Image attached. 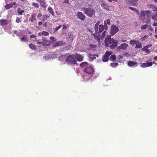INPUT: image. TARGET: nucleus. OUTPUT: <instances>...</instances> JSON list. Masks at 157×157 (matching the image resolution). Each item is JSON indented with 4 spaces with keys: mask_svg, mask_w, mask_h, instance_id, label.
Wrapping results in <instances>:
<instances>
[{
    "mask_svg": "<svg viewBox=\"0 0 157 157\" xmlns=\"http://www.w3.org/2000/svg\"><path fill=\"white\" fill-rule=\"evenodd\" d=\"M99 23L97 22L94 26L95 33L93 34L94 39L99 43L101 40H102L106 35L107 26L102 25H100Z\"/></svg>",
    "mask_w": 157,
    "mask_h": 157,
    "instance_id": "nucleus-1",
    "label": "nucleus"
},
{
    "mask_svg": "<svg viewBox=\"0 0 157 157\" xmlns=\"http://www.w3.org/2000/svg\"><path fill=\"white\" fill-rule=\"evenodd\" d=\"M105 43L106 46L111 44L110 47L112 48H114L117 46V40H114L111 38L110 36H107L105 40Z\"/></svg>",
    "mask_w": 157,
    "mask_h": 157,
    "instance_id": "nucleus-2",
    "label": "nucleus"
},
{
    "mask_svg": "<svg viewBox=\"0 0 157 157\" xmlns=\"http://www.w3.org/2000/svg\"><path fill=\"white\" fill-rule=\"evenodd\" d=\"M65 61L68 64L73 65L76 64V60L75 59L74 54L67 56L66 58Z\"/></svg>",
    "mask_w": 157,
    "mask_h": 157,
    "instance_id": "nucleus-3",
    "label": "nucleus"
},
{
    "mask_svg": "<svg viewBox=\"0 0 157 157\" xmlns=\"http://www.w3.org/2000/svg\"><path fill=\"white\" fill-rule=\"evenodd\" d=\"M83 10L85 13L90 17H93L95 14V10L89 7L86 8H83Z\"/></svg>",
    "mask_w": 157,
    "mask_h": 157,
    "instance_id": "nucleus-4",
    "label": "nucleus"
},
{
    "mask_svg": "<svg viewBox=\"0 0 157 157\" xmlns=\"http://www.w3.org/2000/svg\"><path fill=\"white\" fill-rule=\"evenodd\" d=\"M119 31L118 27L116 25H113L111 27V30L110 32L111 36H113Z\"/></svg>",
    "mask_w": 157,
    "mask_h": 157,
    "instance_id": "nucleus-5",
    "label": "nucleus"
},
{
    "mask_svg": "<svg viewBox=\"0 0 157 157\" xmlns=\"http://www.w3.org/2000/svg\"><path fill=\"white\" fill-rule=\"evenodd\" d=\"M112 52L107 51L105 52V54L103 55L102 57V60L104 62L108 61L109 60V56L112 54Z\"/></svg>",
    "mask_w": 157,
    "mask_h": 157,
    "instance_id": "nucleus-6",
    "label": "nucleus"
},
{
    "mask_svg": "<svg viewBox=\"0 0 157 157\" xmlns=\"http://www.w3.org/2000/svg\"><path fill=\"white\" fill-rule=\"evenodd\" d=\"M84 71L90 74H93L94 72L93 68L90 66H86L84 69Z\"/></svg>",
    "mask_w": 157,
    "mask_h": 157,
    "instance_id": "nucleus-7",
    "label": "nucleus"
},
{
    "mask_svg": "<svg viewBox=\"0 0 157 157\" xmlns=\"http://www.w3.org/2000/svg\"><path fill=\"white\" fill-rule=\"evenodd\" d=\"M75 58L78 61H82L83 60V57L80 55L78 53L74 54Z\"/></svg>",
    "mask_w": 157,
    "mask_h": 157,
    "instance_id": "nucleus-8",
    "label": "nucleus"
},
{
    "mask_svg": "<svg viewBox=\"0 0 157 157\" xmlns=\"http://www.w3.org/2000/svg\"><path fill=\"white\" fill-rule=\"evenodd\" d=\"M77 16L80 20L84 21L85 20L86 17L82 12H78L76 14Z\"/></svg>",
    "mask_w": 157,
    "mask_h": 157,
    "instance_id": "nucleus-9",
    "label": "nucleus"
},
{
    "mask_svg": "<svg viewBox=\"0 0 157 157\" xmlns=\"http://www.w3.org/2000/svg\"><path fill=\"white\" fill-rule=\"evenodd\" d=\"M145 11H141L139 17L140 19L144 21L145 18Z\"/></svg>",
    "mask_w": 157,
    "mask_h": 157,
    "instance_id": "nucleus-10",
    "label": "nucleus"
},
{
    "mask_svg": "<svg viewBox=\"0 0 157 157\" xmlns=\"http://www.w3.org/2000/svg\"><path fill=\"white\" fill-rule=\"evenodd\" d=\"M128 46V44L126 43L122 44L121 46L118 47V49L120 50L122 49L123 50H125L127 48Z\"/></svg>",
    "mask_w": 157,
    "mask_h": 157,
    "instance_id": "nucleus-11",
    "label": "nucleus"
},
{
    "mask_svg": "<svg viewBox=\"0 0 157 157\" xmlns=\"http://www.w3.org/2000/svg\"><path fill=\"white\" fill-rule=\"evenodd\" d=\"M43 44L45 46H48L49 45V41L46 40L45 38L43 37L42 39Z\"/></svg>",
    "mask_w": 157,
    "mask_h": 157,
    "instance_id": "nucleus-12",
    "label": "nucleus"
},
{
    "mask_svg": "<svg viewBox=\"0 0 157 157\" xmlns=\"http://www.w3.org/2000/svg\"><path fill=\"white\" fill-rule=\"evenodd\" d=\"M101 6L103 9L108 11L110 10L109 9L110 6L108 5L105 2H103Z\"/></svg>",
    "mask_w": 157,
    "mask_h": 157,
    "instance_id": "nucleus-13",
    "label": "nucleus"
},
{
    "mask_svg": "<svg viewBox=\"0 0 157 157\" xmlns=\"http://www.w3.org/2000/svg\"><path fill=\"white\" fill-rule=\"evenodd\" d=\"M152 64L153 63L152 62L144 63L142 64L141 66L143 67L144 68L151 66Z\"/></svg>",
    "mask_w": 157,
    "mask_h": 157,
    "instance_id": "nucleus-14",
    "label": "nucleus"
},
{
    "mask_svg": "<svg viewBox=\"0 0 157 157\" xmlns=\"http://www.w3.org/2000/svg\"><path fill=\"white\" fill-rule=\"evenodd\" d=\"M36 14L35 13H33L29 18V21L33 22L36 20Z\"/></svg>",
    "mask_w": 157,
    "mask_h": 157,
    "instance_id": "nucleus-15",
    "label": "nucleus"
},
{
    "mask_svg": "<svg viewBox=\"0 0 157 157\" xmlns=\"http://www.w3.org/2000/svg\"><path fill=\"white\" fill-rule=\"evenodd\" d=\"M8 24V21L6 19H2L0 20V25L2 26L7 25Z\"/></svg>",
    "mask_w": 157,
    "mask_h": 157,
    "instance_id": "nucleus-16",
    "label": "nucleus"
},
{
    "mask_svg": "<svg viewBox=\"0 0 157 157\" xmlns=\"http://www.w3.org/2000/svg\"><path fill=\"white\" fill-rule=\"evenodd\" d=\"M67 54H65V55H61L59 56L58 57V59L59 61H63V60L65 59V58H66Z\"/></svg>",
    "mask_w": 157,
    "mask_h": 157,
    "instance_id": "nucleus-17",
    "label": "nucleus"
},
{
    "mask_svg": "<svg viewBox=\"0 0 157 157\" xmlns=\"http://www.w3.org/2000/svg\"><path fill=\"white\" fill-rule=\"evenodd\" d=\"M24 10H22L21 8H18L17 9V12L20 15H21L24 12Z\"/></svg>",
    "mask_w": 157,
    "mask_h": 157,
    "instance_id": "nucleus-18",
    "label": "nucleus"
},
{
    "mask_svg": "<svg viewBox=\"0 0 157 157\" xmlns=\"http://www.w3.org/2000/svg\"><path fill=\"white\" fill-rule=\"evenodd\" d=\"M48 12L52 14L53 16L54 17L55 16L52 7H49L48 8Z\"/></svg>",
    "mask_w": 157,
    "mask_h": 157,
    "instance_id": "nucleus-19",
    "label": "nucleus"
},
{
    "mask_svg": "<svg viewBox=\"0 0 157 157\" xmlns=\"http://www.w3.org/2000/svg\"><path fill=\"white\" fill-rule=\"evenodd\" d=\"M145 13L146 17H150L151 14V12L149 10L145 11Z\"/></svg>",
    "mask_w": 157,
    "mask_h": 157,
    "instance_id": "nucleus-20",
    "label": "nucleus"
},
{
    "mask_svg": "<svg viewBox=\"0 0 157 157\" xmlns=\"http://www.w3.org/2000/svg\"><path fill=\"white\" fill-rule=\"evenodd\" d=\"M90 48L92 50H95L97 47L96 45L90 44L89 45Z\"/></svg>",
    "mask_w": 157,
    "mask_h": 157,
    "instance_id": "nucleus-21",
    "label": "nucleus"
},
{
    "mask_svg": "<svg viewBox=\"0 0 157 157\" xmlns=\"http://www.w3.org/2000/svg\"><path fill=\"white\" fill-rule=\"evenodd\" d=\"M4 7L6 10H8L9 9H10L11 8L13 7V5L12 4L10 3L9 4H7Z\"/></svg>",
    "mask_w": 157,
    "mask_h": 157,
    "instance_id": "nucleus-22",
    "label": "nucleus"
},
{
    "mask_svg": "<svg viewBox=\"0 0 157 157\" xmlns=\"http://www.w3.org/2000/svg\"><path fill=\"white\" fill-rule=\"evenodd\" d=\"M87 65L88 63L87 62H83L80 64V66L82 67H86V66H88Z\"/></svg>",
    "mask_w": 157,
    "mask_h": 157,
    "instance_id": "nucleus-23",
    "label": "nucleus"
},
{
    "mask_svg": "<svg viewBox=\"0 0 157 157\" xmlns=\"http://www.w3.org/2000/svg\"><path fill=\"white\" fill-rule=\"evenodd\" d=\"M62 43L60 41H58L54 42L53 44V46L56 47L57 46H59L61 45Z\"/></svg>",
    "mask_w": 157,
    "mask_h": 157,
    "instance_id": "nucleus-24",
    "label": "nucleus"
},
{
    "mask_svg": "<svg viewBox=\"0 0 157 157\" xmlns=\"http://www.w3.org/2000/svg\"><path fill=\"white\" fill-rule=\"evenodd\" d=\"M138 42V41L135 40H131L130 41V44L132 45H134L135 44Z\"/></svg>",
    "mask_w": 157,
    "mask_h": 157,
    "instance_id": "nucleus-25",
    "label": "nucleus"
},
{
    "mask_svg": "<svg viewBox=\"0 0 157 157\" xmlns=\"http://www.w3.org/2000/svg\"><path fill=\"white\" fill-rule=\"evenodd\" d=\"M138 41V42L137 43H136V44L135 46L136 48H140L142 47L141 43L139 42V41Z\"/></svg>",
    "mask_w": 157,
    "mask_h": 157,
    "instance_id": "nucleus-26",
    "label": "nucleus"
},
{
    "mask_svg": "<svg viewBox=\"0 0 157 157\" xmlns=\"http://www.w3.org/2000/svg\"><path fill=\"white\" fill-rule=\"evenodd\" d=\"M137 63L136 62H134L132 61H129L128 63V65L129 66H133L137 64Z\"/></svg>",
    "mask_w": 157,
    "mask_h": 157,
    "instance_id": "nucleus-27",
    "label": "nucleus"
},
{
    "mask_svg": "<svg viewBox=\"0 0 157 157\" xmlns=\"http://www.w3.org/2000/svg\"><path fill=\"white\" fill-rule=\"evenodd\" d=\"M40 6L41 7H46V3L44 0L43 1H42V2H40Z\"/></svg>",
    "mask_w": 157,
    "mask_h": 157,
    "instance_id": "nucleus-28",
    "label": "nucleus"
},
{
    "mask_svg": "<svg viewBox=\"0 0 157 157\" xmlns=\"http://www.w3.org/2000/svg\"><path fill=\"white\" fill-rule=\"evenodd\" d=\"M119 64L117 63H112L110 64V66L113 67H115L118 65Z\"/></svg>",
    "mask_w": 157,
    "mask_h": 157,
    "instance_id": "nucleus-29",
    "label": "nucleus"
},
{
    "mask_svg": "<svg viewBox=\"0 0 157 157\" xmlns=\"http://www.w3.org/2000/svg\"><path fill=\"white\" fill-rule=\"evenodd\" d=\"M20 40L21 41H24L26 42L28 40L26 36H23L20 39Z\"/></svg>",
    "mask_w": 157,
    "mask_h": 157,
    "instance_id": "nucleus-30",
    "label": "nucleus"
},
{
    "mask_svg": "<svg viewBox=\"0 0 157 157\" xmlns=\"http://www.w3.org/2000/svg\"><path fill=\"white\" fill-rule=\"evenodd\" d=\"M29 47H30V48L33 50H35L36 48V47L33 44H29Z\"/></svg>",
    "mask_w": 157,
    "mask_h": 157,
    "instance_id": "nucleus-31",
    "label": "nucleus"
},
{
    "mask_svg": "<svg viewBox=\"0 0 157 157\" xmlns=\"http://www.w3.org/2000/svg\"><path fill=\"white\" fill-rule=\"evenodd\" d=\"M152 18L154 20L157 21V13L155 14H153Z\"/></svg>",
    "mask_w": 157,
    "mask_h": 157,
    "instance_id": "nucleus-32",
    "label": "nucleus"
},
{
    "mask_svg": "<svg viewBox=\"0 0 157 157\" xmlns=\"http://www.w3.org/2000/svg\"><path fill=\"white\" fill-rule=\"evenodd\" d=\"M104 24H105L104 25H106L107 26V25H109L110 24V19H108L106 20H105L104 21Z\"/></svg>",
    "mask_w": 157,
    "mask_h": 157,
    "instance_id": "nucleus-33",
    "label": "nucleus"
},
{
    "mask_svg": "<svg viewBox=\"0 0 157 157\" xmlns=\"http://www.w3.org/2000/svg\"><path fill=\"white\" fill-rule=\"evenodd\" d=\"M87 3L88 4L89 6L91 5L93 3L94 0H87Z\"/></svg>",
    "mask_w": 157,
    "mask_h": 157,
    "instance_id": "nucleus-34",
    "label": "nucleus"
},
{
    "mask_svg": "<svg viewBox=\"0 0 157 157\" xmlns=\"http://www.w3.org/2000/svg\"><path fill=\"white\" fill-rule=\"evenodd\" d=\"M69 26L70 25L69 24H64L63 25V29H67Z\"/></svg>",
    "mask_w": 157,
    "mask_h": 157,
    "instance_id": "nucleus-35",
    "label": "nucleus"
},
{
    "mask_svg": "<svg viewBox=\"0 0 157 157\" xmlns=\"http://www.w3.org/2000/svg\"><path fill=\"white\" fill-rule=\"evenodd\" d=\"M116 56L115 55H112L110 57V59L112 61H114L116 59Z\"/></svg>",
    "mask_w": 157,
    "mask_h": 157,
    "instance_id": "nucleus-36",
    "label": "nucleus"
},
{
    "mask_svg": "<svg viewBox=\"0 0 157 157\" xmlns=\"http://www.w3.org/2000/svg\"><path fill=\"white\" fill-rule=\"evenodd\" d=\"M148 35H146L144 36V37H142L141 38V41H143L144 40H146L148 37Z\"/></svg>",
    "mask_w": 157,
    "mask_h": 157,
    "instance_id": "nucleus-37",
    "label": "nucleus"
},
{
    "mask_svg": "<svg viewBox=\"0 0 157 157\" xmlns=\"http://www.w3.org/2000/svg\"><path fill=\"white\" fill-rule=\"evenodd\" d=\"M151 46L152 45L151 44L147 45L144 46V48H142V50L143 51H145V48H148L151 47Z\"/></svg>",
    "mask_w": 157,
    "mask_h": 157,
    "instance_id": "nucleus-38",
    "label": "nucleus"
},
{
    "mask_svg": "<svg viewBox=\"0 0 157 157\" xmlns=\"http://www.w3.org/2000/svg\"><path fill=\"white\" fill-rule=\"evenodd\" d=\"M32 5L37 8L39 7L38 4L34 2L32 3Z\"/></svg>",
    "mask_w": 157,
    "mask_h": 157,
    "instance_id": "nucleus-39",
    "label": "nucleus"
},
{
    "mask_svg": "<svg viewBox=\"0 0 157 157\" xmlns=\"http://www.w3.org/2000/svg\"><path fill=\"white\" fill-rule=\"evenodd\" d=\"M148 26V25H143L141 26V29H142L144 30Z\"/></svg>",
    "mask_w": 157,
    "mask_h": 157,
    "instance_id": "nucleus-40",
    "label": "nucleus"
},
{
    "mask_svg": "<svg viewBox=\"0 0 157 157\" xmlns=\"http://www.w3.org/2000/svg\"><path fill=\"white\" fill-rule=\"evenodd\" d=\"M42 34H43V35H44V36H48L49 34V33L48 32H46V31H43L42 32Z\"/></svg>",
    "mask_w": 157,
    "mask_h": 157,
    "instance_id": "nucleus-41",
    "label": "nucleus"
},
{
    "mask_svg": "<svg viewBox=\"0 0 157 157\" xmlns=\"http://www.w3.org/2000/svg\"><path fill=\"white\" fill-rule=\"evenodd\" d=\"M49 17V15L48 14L44 15L43 16V18L45 19H47Z\"/></svg>",
    "mask_w": 157,
    "mask_h": 157,
    "instance_id": "nucleus-42",
    "label": "nucleus"
},
{
    "mask_svg": "<svg viewBox=\"0 0 157 157\" xmlns=\"http://www.w3.org/2000/svg\"><path fill=\"white\" fill-rule=\"evenodd\" d=\"M16 22L17 23H19L21 22L20 19L18 17H17Z\"/></svg>",
    "mask_w": 157,
    "mask_h": 157,
    "instance_id": "nucleus-43",
    "label": "nucleus"
},
{
    "mask_svg": "<svg viewBox=\"0 0 157 157\" xmlns=\"http://www.w3.org/2000/svg\"><path fill=\"white\" fill-rule=\"evenodd\" d=\"M152 10L154 11H157V7L155 6H153L152 7Z\"/></svg>",
    "mask_w": 157,
    "mask_h": 157,
    "instance_id": "nucleus-44",
    "label": "nucleus"
},
{
    "mask_svg": "<svg viewBox=\"0 0 157 157\" xmlns=\"http://www.w3.org/2000/svg\"><path fill=\"white\" fill-rule=\"evenodd\" d=\"M61 26L60 25H59L54 30L56 31H57L59 29L61 28Z\"/></svg>",
    "mask_w": 157,
    "mask_h": 157,
    "instance_id": "nucleus-45",
    "label": "nucleus"
},
{
    "mask_svg": "<svg viewBox=\"0 0 157 157\" xmlns=\"http://www.w3.org/2000/svg\"><path fill=\"white\" fill-rule=\"evenodd\" d=\"M129 8L130 9L132 10H133V11H135V10H136V9L133 7H129Z\"/></svg>",
    "mask_w": 157,
    "mask_h": 157,
    "instance_id": "nucleus-46",
    "label": "nucleus"
},
{
    "mask_svg": "<svg viewBox=\"0 0 157 157\" xmlns=\"http://www.w3.org/2000/svg\"><path fill=\"white\" fill-rule=\"evenodd\" d=\"M145 50L146 51V52L147 53H149L150 52V51L149 49L147 48H145Z\"/></svg>",
    "mask_w": 157,
    "mask_h": 157,
    "instance_id": "nucleus-47",
    "label": "nucleus"
},
{
    "mask_svg": "<svg viewBox=\"0 0 157 157\" xmlns=\"http://www.w3.org/2000/svg\"><path fill=\"white\" fill-rule=\"evenodd\" d=\"M37 44H43L42 40L40 41H38V42L37 43Z\"/></svg>",
    "mask_w": 157,
    "mask_h": 157,
    "instance_id": "nucleus-48",
    "label": "nucleus"
},
{
    "mask_svg": "<svg viewBox=\"0 0 157 157\" xmlns=\"http://www.w3.org/2000/svg\"><path fill=\"white\" fill-rule=\"evenodd\" d=\"M36 37V36L34 35H31L30 36V37L31 38H35V37Z\"/></svg>",
    "mask_w": 157,
    "mask_h": 157,
    "instance_id": "nucleus-49",
    "label": "nucleus"
},
{
    "mask_svg": "<svg viewBox=\"0 0 157 157\" xmlns=\"http://www.w3.org/2000/svg\"><path fill=\"white\" fill-rule=\"evenodd\" d=\"M48 23L47 22H44L43 24V25L45 27H47V25Z\"/></svg>",
    "mask_w": 157,
    "mask_h": 157,
    "instance_id": "nucleus-50",
    "label": "nucleus"
},
{
    "mask_svg": "<svg viewBox=\"0 0 157 157\" xmlns=\"http://www.w3.org/2000/svg\"><path fill=\"white\" fill-rule=\"evenodd\" d=\"M152 25L154 26H157V22L154 23Z\"/></svg>",
    "mask_w": 157,
    "mask_h": 157,
    "instance_id": "nucleus-51",
    "label": "nucleus"
},
{
    "mask_svg": "<svg viewBox=\"0 0 157 157\" xmlns=\"http://www.w3.org/2000/svg\"><path fill=\"white\" fill-rule=\"evenodd\" d=\"M43 23L41 21H39L38 22V25L39 26H40Z\"/></svg>",
    "mask_w": 157,
    "mask_h": 157,
    "instance_id": "nucleus-52",
    "label": "nucleus"
},
{
    "mask_svg": "<svg viewBox=\"0 0 157 157\" xmlns=\"http://www.w3.org/2000/svg\"><path fill=\"white\" fill-rule=\"evenodd\" d=\"M42 32H40V33H39L38 34V35L39 36H41V35H43V34H42Z\"/></svg>",
    "mask_w": 157,
    "mask_h": 157,
    "instance_id": "nucleus-53",
    "label": "nucleus"
},
{
    "mask_svg": "<svg viewBox=\"0 0 157 157\" xmlns=\"http://www.w3.org/2000/svg\"><path fill=\"white\" fill-rule=\"evenodd\" d=\"M42 14L41 13H40L38 16L37 17L38 18H39L40 17L42 16Z\"/></svg>",
    "mask_w": 157,
    "mask_h": 157,
    "instance_id": "nucleus-54",
    "label": "nucleus"
},
{
    "mask_svg": "<svg viewBox=\"0 0 157 157\" xmlns=\"http://www.w3.org/2000/svg\"><path fill=\"white\" fill-rule=\"evenodd\" d=\"M153 59L157 61V56H155L154 57Z\"/></svg>",
    "mask_w": 157,
    "mask_h": 157,
    "instance_id": "nucleus-55",
    "label": "nucleus"
},
{
    "mask_svg": "<svg viewBox=\"0 0 157 157\" xmlns=\"http://www.w3.org/2000/svg\"><path fill=\"white\" fill-rule=\"evenodd\" d=\"M135 12L139 14L140 11L139 10L136 9V10H135Z\"/></svg>",
    "mask_w": 157,
    "mask_h": 157,
    "instance_id": "nucleus-56",
    "label": "nucleus"
},
{
    "mask_svg": "<svg viewBox=\"0 0 157 157\" xmlns=\"http://www.w3.org/2000/svg\"><path fill=\"white\" fill-rule=\"evenodd\" d=\"M11 4H12V5H13H13H15L16 4V3L15 2H13V3H11Z\"/></svg>",
    "mask_w": 157,
    "mask_h": 157,
    "instance_id": "nucleus-57",
    "label": "nucleus"
},
{
    "mask_svg": "<svg viewBox=\"0 0 157 157\" xmlns=\"http://www.w3.org/2000/svg\"><path fill=\"white\" fill-rule=\"evenodd\" d=\"M121 41L122 42H125L126 41V40H121Z\"/></svg>",
    "mask_w": 157,
    "mask_h": 157,
    "instance_id": "nucleus-58",
    "label": "nucleus"
},
{
    "mask_svg": "<svg viewBox=\"0 0 157 157\" xmlns=\"http://www.w3.org/2000/svg\"><path fill=\"white\" fill-rule=\"evenodd\" d=\"M54 38V37H53V36H51L50 37V39L51 40H53Z\"/></svg>",
    "mask_w": 157,
    "mask_h": 157,
    "instance_id": "nucleus-59",
    "label": "nucleus"
},
{
    "mask_svg": "<svg viewBox=\"0 0 157 157\" xmlns=\"http://www.w3.org/2000/svg\"><path fill=\"white\" fill-rule=\"evenodd\" d=\"M45 20H46L45 19L43 18V19L42 20L43 21H45Z\"/></svg>",
    "mask_w": 157,
    "mask_h": 157,
    "instance_id": "nucleus-60",
    "label": "nucleus"
},
{
    "mask_svg": "<svg viewBox=\"0 0 157 157\" xmlns=\"http://www.w3.org/2000/svg\"><path fill=\"white\" fill-rule=\"evenodd\" d=\"M113 1H114L116 2H117L118 1V0H112V2Z\"/></svg>",
    "mask_w": 157,
    "mask_h": 157,
    "instance_id": "nucleus-61",
    "label": "nucleus"
},
{
    "mask_svg": "<svg viewBox=\"0 0 157 157\" xmlns=\"http://www.w3.org/2000/svg\"><path fill=\"white\" fill-rule=\"evenodd\" d=\"M154 1L155 2H157V0H154Z\"/></svg>",
    "mask_w": 157,
    "mask_h": 157,
    "instance_id": "nucleus-62",
    "label": "nucleus"
},
{
    "mask_svg": "<svg viewBox=\"0 0 157 157\" xmlns=\"http://www.w3.org/2000/svg\"><path fill=\"white\" fill-rule=\"evenodd\" d=\"M26 0H21V1H22V2H25L26 1Z\"/></svg>",
    "mask_w": 157,
    "mask_h": 157,
    "instance_id": "nucleus-63",
    "label": "nucleus"
},
{
    "mask_svg": "<svg viewBox=\"0 0 157 157\" xmlns=\"http://www.w3.org/2000/svg\"><path fill=\"white\" fill-rule=\"evenodd\" d=\"M155 37L156 39H157V35H155Z\"/></svg>",
    "mask_w": 157,
    "mask_h": 157,
    "instance_id": "nucleus-64",
    "label": "nucleus"
}]
</instances>
